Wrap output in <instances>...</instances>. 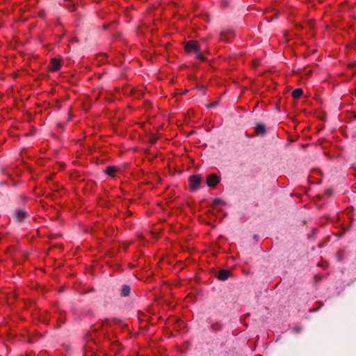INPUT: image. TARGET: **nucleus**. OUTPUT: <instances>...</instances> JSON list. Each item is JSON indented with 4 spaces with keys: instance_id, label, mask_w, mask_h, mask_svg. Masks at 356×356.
<instances>
[{
    "instance_id": "1",
    "label": "nucleus",
    "mask_w": 356,
    "mask_h": 356,
    "mask_svg": "<svg viewBox=\"0 0 356 356\" xmlns=\"http://www.w3.org/2000/svg\"><path fill=\"white\" fill-rule=\"evenodd\" d=\"M185 51L191 53L194 52L197 54V58L202 61L206 60V58L203 56L200 51V47L195 40H190L185 44Z\"/></svg>"
},
{
    "instance_id": "2",
    "label": "nucleus",
    "mask_w": 356,
    "mask_h": 356,
    "mask_svg": "<svg viewBox=\"0 0 356 356\" xmlns=\"http://www.w3.org/2000/svg\"><path fill=\"white\" fill-rule=\"evenodd\" d=\"M201 180V177L199 175H192L189 177L188 181L192 190H196L199 188Z\"/></svg>"
},
{
    "instance_id": "3",
    "label": "nucleus",
    "mask_w": 356,
    "mask_h": 356,
    "mask_svg": "<svg viewBox=\"0 0 356 356\" xmlns=\"http://www.w3.org/2000/svg\"><path fill=\"white\" fill-rule=\"evenodd\" d=\"M220 182V178L215 174H211L207 177V184L209 187L213 188Z\"/></svg>"
},
{
    "instance_id": "4",
    "label": "nucleus",
    "mask_w": 356,
    "mask_h": 356,
    "mask_svg": "<svg viewBox=\"0 0 356 356\" xmlns=\"http://www.w3.org/2000/svg\"><path fill=\"white\" fill-rule=\"evenodd\" d=\"M28 216L27 212L22 209L16 210L14 213V218L19 222L24 220Z\"/></svg>"
},
{
    "instance_id": "5",
    "label": "nucleus",
    "mask_w": 356,
    "mask_h": 356,
    "mask_svg": "<svg viewBox=\"0 0 356 356\" xmlns=\"http://www.w3.org/2000/svg\"><path fill=\"white\" fill-rule=\"evenodd\" d=\"M231 276V273L229 270H225V269H223V270H220L219 272H218V279L220 280V281H225L227 280L229 277Z\"/></svg>"
},
{
    "instance_id": "6",
    "label": "nucleus",
    "mask_w": 356,
    "mask_h": 356,
    "mask_svg": "<svg viewBox=\"0 0 356 356\" xmlns=\"http://www.w3.org/2000/svg\"><path fill=\"white\" fill-rule=\"evenodd\" d=\"M120 322V321L117 318H115V319L106 318L102 321V327H107L111 326L114 324H118Z\"/></svg>"
},
{
    "instance_id": "7",
    "label": "nucleus",
    "mask_w": 356,
    "mask_h": 356,
    "mask_svg": "<svg viewBox=\"0 0 356 356\" xmlns=\"http://www.w3.org/2000/svg\"><path fill=\"white\" fill-rule=\"evenodd\" d=\"M61 66L60 60L57 58H53L51 61V70L56 72L60 69Z\"/></svg>"
},
{
    "instance_id": "8",
    "label": "nucleus",
    "mask_w": 356,
    "mask_h": 356,
    "mask_svg": "<svg viewBox=\"0 0 356 356\" xmlns=\"http://www.w3.org/2000/svg\"><path fill=\"white\" fill-rule=\"evenodd\" d=\"M255 132L257 135L264 136L265 135L266 130V127L264 124L258 123L255 127Z\"/></svg>"
},
{
    "instance_id": "9",
    "label": "nucleus",
    "mask_w": 356,
    "mask_h": 356,
    "mask_svg": "<svg viewBox=\"0 0 356 356\" xmlns=\"http://www.w3.org/2000/svg\"><path fill=\"white\" fill-rule=\"evenodd\" d=\"M131 292V287L129 285L124 284L122 286L121 289V296L122 297H127L129 296Z\"/></svg>"
},
{
    "instance_id": "10",
    "label": "nucleus",
    "mask_w": 356,
    "mask_h": 356,
    "mask_svg": "<svg viewBox=\"0 0 356 356\" xmlns=\"http://www.w3.org/2000/svg\"><path fill=\"white\" fill-rule=\"evenodd\" d=\"M302 94H303L302 89L297 88L292 92L291 95L294 99H298L300 97H301L302 95Z\"/></svg>"
},
{
    "instance_id": "11",
    "label": "nucleus",
    "mask_w": 356,
    "mask_h": 356,
    "mask_svg": "<svg viewBox=\"0 0 356 356\" xmlns=\"http://www.w3.org/2000/svg\"><path fill=\"white\" fill-rule=\"evenodd\" d=\"M118 168L115 166H108L105 170V172L109 176H114L115 172L117 171Z\"/></svg>"
},
{
    "instance_id": "12",
    "label": "nucleus",
    "mask_w": 356,
    "mask_h": 356,
    "mask_svg": "<svg viewBox=\"0 0 356 356\" xmlns=\"http://www.w3.org/2000/svg\"><path fill=\"white\" fill-rule=\"evenodd\" d=\"M233 34L231 32H229L227 33H221L220 34V40L224 41H227V38L229 36H232Z\"/></svg>"
},
{
    "instance_id": "13",
    "label": "nucleus",
    "mask_w": 356,
    "mask_h": 356,
    "mask_svg": "<svg viewBox=\"0 0 356 356\" xmlns=\"http://www.w3.org/2000/svg\"><path fill=\"white\" fill-rule=\"evenodd\" d=\"M222 325L220 323H214L211 325V330L213 331H218L222 329Z\"/></svg>"
},
{
    "instance_id": "14",
    "label": "nucleus",
    "mask_w": 356,
    "mask_h": 356,
    "mask_svg": "<svg viewBox=\"0 0 356 356\" xmlns=\"http://www.w3.org/2000/svg\"><path fill=\"white\" fill-rule=\"evenodd\" d=\"M278 17V13H275L271 17H266V19L268 22H271L272 20H274Z\"/></svg>"
},
{
    "instance_id": "15",
    "label": "nucleus",
    "mask_w": 356,
    "mask_h": 356,
    "mask_svg": "<svg viewBox=\"0 0 356 356\" xmlns=\"http://www.w3.org/2000/svg\"><path fill=\"white\" fill-rule=\"evenodd\" d=\"M60 316L59 321H60V323L58 326L59 327L61 326L62 323H65V316H64V312L60 313Z\"/></svg>"
},
{
    "instance_id": "16",
    "label": "nucleus",
    "mask_w": 356,
    "mask_h": 356,
    "mask_svg": "<svg viewBox=\"0 0 356 356\" xmlns=\"http://www.w3.org/2000/svg\"><path fill=\"white\" fill-rule=\"evenodd\" d=\"M222 200H221V199H219V198H216V199H214V200H213V205H215V206H216V205H218V204H220V203H222Z\"/></svg>"
},
{
    "instance_id": "17",
    "label": "nucleus",
    "mask_w": 356,
    "mask_h": 356,
    "mask_svg": "<svg viewBox=\"0 0 356 356\" xmlns=\"http://www.w3.org/2000/svg\"><path fill=\"white\" fill-rule=\"evenodd\" d=\"M66 7L70 10L73 11L74 10L75 6L74 4L67 3L66 4Z\"/></svg>"
},
{
    "instance_id": "18",
    "label": "nucleus",
    "mask_w": 356,
    "mask_h": 356,
    "mask_svg": "<svg viewBox=\"0 0 356 356\" xmlns=\"http://www.w3.org/2000/svg\"><path fill=\"white\" fill-rule=\"evenodd\" d=\"M218 104V102H213V103H212V104H209V105L207 106V107H208V108H213V107L216 106Z\"/></svg>"
},
{
    "instance_id": "19",
    "label": "nucleus",
    "mask_w": 356,
    "mask_h": 356,
    "mask_svg": "<svg viewBox=\"0 0 356 356\" xmlns=\"http://www.w3.org/2000/svg\"><path fill=\"white\" fill-rule=\"evenodd\" d=\"M156 139L154 138H152V139H151L150 143H151L152 144H154V143H156Z\"/></svg>"
},
{
    "instance_id": "20",
    "label": "nucleus",
    "mask_w": 356,
    "mask_h": 356,
    "mask_svg": "<svg viewBox=\"0 0 356 356\" xmlns=\"http://www.w3.org/2000/svg\"><path fill=\"white\" fill-rule=\"evenodd\" d=\"M71 42H79V40L76 38L72 39Z\"/></svg>"
},
{
    "instance_id": "21",
    "label": "nucleus",
    "mask_w": 356,
    "mask_h": 356,
    "mask_svg": "<svg viewBox=\"0 0 356 356\" xmlns=\"http://www.w3.org/2000/svg\"><path fill=\"white\" fill-rule=\"evenodd\" d=\"M300 330V327H295L294 328V330L296 332H298Z\"/></svg>"
},
{
    "instance_id": "22",
    "label": "nucleus",
    "mask_w": 356,
    "mask_h": 356,
    "mask_svg": "<svg viewBox=\"0 0 356 356\" xmlns=\"http://www.w3.org/2000/svg\"><path fill=\"white\" fill-rule=\"evenodd\" d=\"M353 168L356 170V164H353Z\"/></svg>"
},
{
    "instance_id": "23",
    "label": "nucleus",
    "mask_w": 356,
    "mask_h": 356,
    "mask_svg": "<svg viewBox=\"0 0 356 356\" xmlns=\"http://www.w3.org/2000/svg\"><path fill=\"white\" fill-rule=\"evenodd\" d=\"M293 140L291 138V139H290L291 143Z\"/></svg>"
}]
</instances>
